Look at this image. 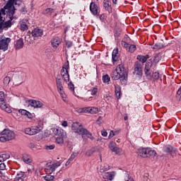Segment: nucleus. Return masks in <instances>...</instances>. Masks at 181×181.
<instances>
[{"mask_svg": "<svg viewBox=\"0 0 181 181\" xmlns=\"http://www.w3.org/2000/svg\"><path fill=\"white\" fill-rule=\"evenodd\" d=\"M56 86L58 91L62 92V90H63V83L62 82V78H56Z\"/></svg>", "mask_w": 181, "mask_h": 181, "instance_id": "412c9836", "label": "nucleus"}, {"mask_svg": "<svg viewBox=\"0 0 181 181\" xmlns=\"http://www.w3.org/2000/svg\"><path fill=\"white\" fill-rule=\"evenodd\" d=\"M118 60V48H115L112 53V61L114 62Z\"/></svg>", "mask_w": 181, "mask_h": 181, "instance_id": "5701e85b", "label": "nucleus"}, {"mask_svg": "<svg viewBox=\"0 0 181 181\" xmlns=\"http://www.w3.org/2000/svg\"><path fill=\"white\" fill-rule=\"evenodd\" d=\"M90 95H97V93H98V88H93L90 90Z\"/></svg>", "mask_w": 181, "mask_h": 181, "instance_id": "09e8293b", "label": "nucleus"}, {"mask_svg": "<svg viewBox=\"0 0 181 181\" xmlns=\"http://www.w3.org/2000/svg\"><path fill=\"white\" fill-rule=\"evenodd\" d=\"M115 93L117 98L119 99V97H121V86L119 85L115 86Z\"/></svg>", "mask_w": 181, "mask_h": 181, "instance_id": "bb28decb", "label": "nucleus"}, {"mask_svg": "<svg viewBox=\"0 0 181 181\" xmlns=\"http://www.w3.org/2000/svg\"><path fill=\"white\" fill-rule=\"evenodd\" d=\"M52 132L54 134H55L57 136H62L66 137V133L63 130V129L60 127L54 128L52 129Z\"/></svg>", "mask_w": 181, "mask_h": 181, "instance_id": "9b49d317", "label": "nucleus"}, {"mask_svg": "<svg viewBox=\"0 0 181 181\" xmlns=\"http://www.w3.org/2000/svg\"><path fill=\"white\" fill-rule=\"evenodd\" d=\"M129 53H134L136 50V45H129L127 49Z\"/></svg>", "mask_w": 181, "mask_h": 181, "instance_id": "e433bc0d", "label": "nucleus"}, {"mask_svg": "<svg viewBox=\"0 0 181 181\" xmlns=\"http://www.w3.org/2000/svg\"><path fill=\"white\" fill-rule=\"evenodd\" d=\"M100 21L102 22L105 23V14H101L99 17Z\"/></svg>", "mask_w": 181, "mask_h": 181, "instance_id": "bf43d9fd", "label": "nucleus"}, {"mask_svg": "<svg viewBox=\"0 0 181 181\" xmlns=\"http://www.w3.org/2000/svg\"><path fill=\"white\" fill-rule=\"evenodd\" d=\"M0 142H6L7 141H12L15 138V133L9 129H4L1 132Z\"/></svg>", "mask_w": 181, "mask_h": 181, "instance_id": "20e7f679", "label": "nucleus"}, {"mask_svg": "<svg viewBox=\"0 0 181 181\" xmlns=\"http://www.w3.org/2000/svg\"><path fill=\"white\" fill-rule=\"evenodd\" d=\"M136 153L140 158H149V159H153L157 155L156 151L151 147H139L136 149Z\"/></svg>", "mask_w": 181, "mask_h": 181, "instance_id": "7ed1b4c3", "label": "nucleus"}, {"mask_svg": "<svg viewBox=\"0 0 181 181\" xmlns=\"http://www.w3.org/2000/svg\"><path fill=\"white\" fill-rule=\"evenodd\" d=\"M9 43H11L10 37H5L2 35H0V50L3 52H6L9 48Z\"/></svg>", "mask_w": 181, "mask_h": 181, "instance_id": "0eeeda50", "label": "nucleus"}, {"mask_svg": "<svg viewBox=\"0 0 181 181\" xmlns=\"http://www.w3.org/2000/svg\"><path fill=\"white\" fill-rule=\"evenodd\" d=\"M111 77L112 80H119L122 86L127 84L128 80V71L124 66V64H119L115 70L112 71Z\"/></svg>", "mask_w": 181, "mask_h": 181, "instance_id": "f257e3e1", "label": "nucleus"}, {"mask_svg": "<svg viewBox=\"0 0 181 181\" xmlns=\"http://www.w3.org/2000/svg\"><path fill=\"white\" fill-rule=\"evenodd\" d=\"M64 138L66 137L57 136L55 139L56 143L58 144L59 145H63V144H64Z\"/></svg>", "mask_w": 181, "mask_h": 181, "instance_id": "72a5a7b5", "label": "nucleus"}, {"mask_svg": "<svg viewBox=\"0 0 181 181\" xmlns=\"http://www.w3.org/2000/svg\"><path fill=\"white\" fill-rule=\"evenodd\" d=\"M22 159L25 163L29 164L32 163V159H30V156H29V154H23Z\"/></svg>", "mask_w": 181, "mask_h": 181, "instance_id": "393cba45", "label": "nucleus"}, {"mask_svg": "<svg viewBox=\"0 0 181 181\" xmlns=\"http://www.w3.org/2000/svg\"><path fill=\"white\" fill-rule=\"evenodd\" d=\"M43 103L39 100H35V105L34 108H42Z\"/></svg>", "mask_w": 181, "mask_h": 181, "instance_id": "de8ad7c7", "label": "nucleus"}, {"mask_svg": "<svg viewBox=\"0 0 181 181\" xmlns=\"http://www.w3.org/2000/svg\"><path fill=\"white\" fill-rule=\"evenodd\" d=\"M39 127H28L25 129V134L27 135H36V134H39Z\"/></svg>", "mask_w": 181, "mask_h": 181, "instance_id": "9d476101", "label": "nucleus"}, {"mask_svg": "<svg viewBox=\"0 0 181 181\" xmlns=\"http://www.w3.org/2000/svg\"><path fill=\"white\" fill-rule=\"evenodd\" d=\"M159 78V72H153L152 73V80H153L154 81L158 80Z\"/></svg>", "mask_w": 181, "mask_h": 181, "instance_id": "79ce46f5", "label": "nucleus"}, {"mask_svg": "<svg viewBox=\"0 0 181 181\" xmlns=\"http://www.w3.org/2000/svg\"><path fill=\"white\" fill-rule=\"evenodd\" d=\"M153 63H155V64H158V63H159V62H160V56H159V54H156V55H154L153 57V59H152Z\"/></svg>", "mask_w": 181, "mask_h": 181, "instance_id": "4c0bfd02", "label": "nucleus"}, {"mask_svg": "<svg viewBox=\"0 0 181 181\" xmlns=\"http://www.w3.org/2000/svg\"><path fill=\"white\" fill-rule=\"evenodd\" d=\"M86 112H90V114H97L98 112V107H86Z\"/></svg>", "mask_w": 181, "mask_h": 181, "instance_id": "c85d7f7f", "label": "nucleus"}, {"mask_svg": "<svg viewBox=\"0 0 181 181\" xmlns=\"http://www.w3.org/2000/svg\"><path fill=\"white\" fill-rule=\"evenodd\" d=\"M54 166L55 167V169L57 168H59V166H60V165H62V163L60 162H57V163H53Z\"/></svg>", "mask_w": 181, "mask_h": 181, "instance_id": "774afa93", "label": "nucleus"}, {"mask_svg": "<svg viewBox=\"0 0 181 181\" xmlns=\"http://www.w3.org/2000/svg\"><path fill=\"white\" fill-rule=\"evenodd\" d=\"M153 65V60L152 59H148L145 64L144 71H149Z\"/></svg>", "mask_w": 181, "mask_h": 181, "instance_id": "4be33fe9", "label": "nucleus"}, {"mask_svg": "<svg viewBox=\"0 0 181 181\" xmlns=\"http://www.w3.org/2000/svg\"><path fill=\"white\" fill-rule=\"evenodd\" d=\"M5 93L0 91V107L5 108Z\"/></svg>", "mask_w": 181, "mask_h": 181, "instance_id": "aec40b11", "label": "nucleus"}, {"mask_svg": "<svg viewBox=\"0 0 181 181\" xmlns=\"http://www.w3.org/2000/svg\"><path fill=\"white\" fill-rule=\"evenodd\" d=\"M23 38H20L14 42V47L16 50H19L23 47Z\"/></svg>", "mask_w": 181, "mask_h": 181, "instance_id": "4468645a", "label": "nucleus"}, {"mask_svg": "<svg viewBox=\"0 0 181 181\" xmlns=\"http://www.w3.org/2000/svg\"><path fill=\"white\" fill-rule=\"evenodd\" d=\"M60 43H62V40L59 37L53 38L51 41V45L54 49H57Z\"/></svg>", "mask_w": 181, "mask_h": 181, "instance_id": "dca6fc26", "label": "nucleus"}, {"mask_svg": "<svg viewBox=\"0 0 181 181\" xmlns=\"http://www.w3.org/2000/svg\"><path fill=\"white\" fill-rule=\"evenodd\" d=\"M134 71H133V74H134V76H138L139 77V78H141V77H142V64H141V62L136 61L134 65Z\"/></svg>", "mask_w": 181, "mask_h": 181, "instance_id": "1a4fd4ad", "label": "nucleus"}, {"mask_svg": "<svg viewBox=\"0 0 181 181\" xmlns=\"http://www.w3.org/2000/svg\"><path fill=\"white\" fill-rule=\"evenodd\" d=\"M95 152V148H92L86 152V156H91V155H93V153H94Z\"/></svg>", "mask_w": 181, "mask_h": 181, "instance_id": "37998d69", "label": "nucleus"}, {"mask_svg": "<svg viewBox=\"0 0 181 181\" xmlns=\"http://www.w3.org/2000/svg\"><path fill=\"white\" fill-rule=\"evenodd\" d=\"M115 176V172L112 171V172H107L105 173V177L108 180H112L114 179V177Z\"/></svg>", "mask_w": 181, "mask_h": 181, "instance_id": "cd10ccee", "label": "nucleus"}, {"mask_svg": "<svg viewBox=\"0 0 181 181\" xmlns=\"http://www.w3.org/2000/svg\"><path fill=\"white\" fill-rule=\"evenodd\" d=\"M28 27L26 24H21V30H23V32H25V30H28Z\"/></svg>", "mask_w": 181, "mask_h": 181, "instance_id": "5fc2aeb1", "label": "nucleus"}, {"mask_svg": "<svg viewBox=\"0 0 181 181\" xmlns=\"http://www.w3.org/2000/svg\"><path fill=\"white\" fill-rule=\"evenodd\" d=\"M84 135H86V136H87V138H88L91 141H94V139H95V138H94V136H93V134H91V132H90L87 129L83 132V136H84Z\"/></svg>", "mask_w": 181, "mask_h": 181, "instance_id": "2f4dec72", "label": "nucleus"}, {"mask_svg": "<svg viewBox=\"0 0 181 181\" xmlns=\"http://www.w3.org/2000/svg\"><path fill=\"white\" fill-rule=\"evenodd\" d=\"M115 136V134H114V131L111 130L110 133V134L108 136V138H109V139H111V138H112Z\"/></svg>", "mask_w": 181, "mask_h": 181, "instance_id": "69168bd1", "label": "nucleus"}, {"mask_svg": "<svg viewBox=\"0 0 181 181\" xmlns=\"http://www.w3.org/2000/svg\"><path fill=\"white\" fill-rule=\"evenodd\" d=\"M33 37H42L43 36V30L36 28L32 31Z\"/></svg>", "mask_w": 181, "mask_h": 181, "instance_id": "ddd939ff", "label": "nucleus"}, {"mask_svg": "<svg viewBox=\"0 0 181 181\" xmlns=\"http://www.w3.org/2000/svg\"><path fill=\"white\" fill-rule=\"evenodd\" d=\"M62 127H64V128H66V127L69 125V123L67 122V121H64V122L62 123Z\"/></svg>", "mask_w": 181, "mask_h": 181, "instance_id": "338daca9", "label": "nucleus"}, {"mask_svg": "<svg viewBox=\"0 0 181 181\" xmlns=\"http://www.w3.org/2000/svg\"><path fill=\"white\" fill-rule=\"evenodd\" d=\"M6 168V165H5V163H0V170H5Z\"/></svg>", "mask_w": 181, "mask_h": 181, "instance_id": "0e129e2a", "label": "nucleus"}, {"mask_svg": "<svg viewBox=\"0 0 181 181\" xmlns=\"http://www.w3.org/2000/svg\"><path fill=\"white\" fill-rule=\"evenodd\" d=\"M77 155H78V153H73L70 158L68 159V160L66 162L65 165L66 166H69L70 165V163H71V162H73V160H74V159H76Z\"/></svg>", "mask_w": 181, "mask_h": 181, "instance_id": "b1692460", "label": "nucleus"}, {"mask_svg": "<svg viewBox=\"0 0 181 181\" xmlns=\"http://www.w3.org/2000/svg\"><path fill=\"white\" fill-rule=\"evenodd\" d=\"M54 11V9H53L52 8H48L42 11V14L45 15L46 16H50V15H52V13H53Z\"/></svg>", "mask_w": 181, "mask_h": 181, "instance_id": "c756f323", "label": "nucleus"}, {"mask_svg": "<svg viewBox=\"0 0 181 181\" xmlns=\"http://www.w3.org/2000/svg\"><path fill=\"white\" fill-rule=\"evenodd\" d=\"M21 12H22L24 15L25 13H28V8H26V7H22L21 9Z\"/></svg>", "mask_w": 181, "mask_h": 181, "instance_id": "e2e57ef3", "label": "nucleus"}, {"mask_svg": "<svg viewBox=\"0 0 181 181\" xmlns=\"http://www.w3.org/2000/svg\"><path fill=\"white\" fill-rule=\"evenodd\" d=\"M71 129L72 131H74L75 134H78V135H81V136H83V134H84L83 132L87 129H84L83 127V125L80 122H76L71 124Z\"/></svg>", "mask_w": 181, "mask_h": 181, "instance_id": "423d86ee", "label": "nucleus"}, {"mask_svg": "<svg viewBox=\"0 0 181 181\" xmlns=\"http://www.w3.org/2000/svg\"><path fill=\"white\" fill-rule=\"evenodd\" d=\"M103 83H110V76H108V74H105L103 76V78H102Z\"/></svg>", "mask_w": 181, "mask_h": 181, "instance_id": "c03bdc74", "label": "nucleus"}, {"mask_svg": "<svg viewBox=\"0 0 181 181\" xmlns=\"http://www.w3.org/2000/svg\"><path fill=\"white\" fill-rule=\"evenodd\" d=\"M15 5L18 4V0H8L4 8L0 9V16H8L11 19H16V17L13 16L16 13V8Z\"/></svg>", "mask_w": 181, "mask_h": 181, "instance_id": "f03ea898", "label": "nucleus"}, {"mask_svg": "<svg viewBox=\"0 0 181 181\" xmlns=\"http://www.w3.org/2000/svg\"><path fill=\"white\" fill-rule=\"evenodd\" d=\"M89 8L91 13L95 16V15H97L98 13V6H97V4H95L94 1H91Z\"/></svg>", "mask_w": 181, "mask_h": 181, "instance_id": "2eb2a0df", "label": "nucleus"}, {"mask_svg": "<svg viewBox=\"0 0 181 181\" xmlns=\"http://www.w3.org/2000/svg\"><path fill=\"white\" fill-rule=\"evenodd\" d=\"M144 74H145L147 80L152 81V72H151V70L144 71Z\"/></svg>", "mask_w": 181, "mask_h": 181, "instance_id": "f704fd0d", "label": "nucleus"}, {"mask_svg": "<svg viewBox=\"0 0 181 181\" xmlns=\"http://www.w3.org/2000/svg\"><path fill=\"white\" fill-rule=\"evenodd\" d=\"M1 110H4L6 112H8V114H11V112H12V110L6 106V103H5V107L1 108Z\"/></svg>", "mask_w": 181, "mask_h": 181, "instance_id": "6e6d98bb", "label": "nucleus"}, {"mask_svg": "<svg viewBox=\"0 0 181 181\" xmlns=\"http://www.w3.org/2000/svg\"><path fill=\"white\" fill-rule=\"evenodd\" d=\"M9 83H11V77L6 76L4 78V84H5L6 86H8V84H9Z\"/></svg>", "mask_w": 181, "mask_h": 181, "instance_id": "8fccbe9b", "label": "nucleus"}, {"mask_svg": "<svg viewBox=\"0 0 181 181\" xmlns=\"http://www.w3.org/2000/svg\"><path fill=\"white\" fill-rule=\"evenodd\" d=\"M18 112L21 114V115H24V117H27V118H30V119L33 118V115H32V113H30L29 111L25 109L18 110Z\"/></svg>", "mask_w": 181, "mask_h": 181, "instance_id": "f3484780", "label": "nucleus"}, {"mask_svg": "<svg viewBox=\"0 0 181 181\" xmlns=\"http://www.w3.org/2000/svg\"><path fill=\"white\" fill-rule=\"evenodd\" d=\"M163 47V44L157 42L156 44L152 45L151 49H153L154 50H159L160 49H162Z\"/></svg>", "mask_w": 181, "mask_h": 181, "instance_id": "7c9ffc66", "label": "nucleus"}, {"mask_svg": "<svg viewBox=\"0 0 181 181\" xmlns=\"http://www.w3.org/2000/svg\"><path fill=\"white\" fill-rule=\"evenodd\" d=\"M65 46L67 49H70V47H73V42L70 40H65L64 41Z\"/></svg>", "mask_w": 181, "mask_h": 181, "instance_id": "a19ab883", "label": "nucleus"}, {"mask_svg": "<svg viewBox=\"0 0 181 181\" xmlns=\"http://www.w3.org/2000/svg\"><path fill=\"white\" fill-rule=\"evenodd\" d=\"M177 98L181 101V86L179 88L178 90L177 91Z\"/></svg>", "mask_w": 181, "mask_h": 181, "instance_id": "4d7b16f0", "label": "nucleus"}, {"mask_svg": "<svg viewBox=\"0 0 181 181\" xmlns=\"http://www.w3.org/2000/svg\"><path fill=\"white\" fill-rule=\"evenodd\" d=\"M29 147H30L31 149H33V151H37V149H40V148H37V146H36V145L35 144V143H30Z\"/></svg>", "mask_w": 181, "mask_h": 181, "instance_id": "603ef678", "label": "nucleus"}, {"mask_svg": "<svg viewBox=\"0 0 181 181\" xmlns=\"http://www.w3.org/2000/svg\"><path fill=\"white\" fill-rule=\"evenodd\" d=\"M44 179L46 181H53V180H54V176L50 175H47L44 177Z\"/></svg>", "mask_w": 181, "mask_h": 181, "instance_id": "ea45409f", "label": "nucleus"}, {"mask_svg": "<svg viewBox=\"0 0 181 181\" xmlns=\"http://www.w3.org/2000/svg\"><path fill=\"white\" fill-rule=\"evenodd\" d=\"M47 170H49V172H52L53 173V172H55L56 168L54 167V164H52V165L47 166Z\"/></svg>", "mask_w": 181, "mask_h": 181, "instance_id": "a18cd8bd", "label": "nucleus"}, {"mask_svg": "<svg viewBox=\"0 0 181 181\" xmlns=\"http://www.w3.org/2000/svg\"><path fill=\"white\" fill-rule=\"evenodd\" d=\"M101 121H103V117L100 116L96 120V123L98 124V125H101V124L103 123Z\"/></svg>", "mask_w": 181, "mask_h": 181, "instance_id": "680f3d73", "label": "nucleus"}, {"mask_svg": "<svg viewBox=\"0 0 181 181\" xmlns=\"http://www.w3.org/2000/svg\"><path fill=\"white\" fill-rule=\"evenodd\" d=\"M22 173H24V174H23L22 179H23V180H24V179H28V176H29L28 173L23 172V171H22Z\"/></svg>", "mask_w": 181, "mask_h": 181, "instance_id": "052dcab7", "label": "nucleus"}, {"mask_svg": "<svg viewBox=\"0 0 181 181\" xmlns=\"http://www.w3.org/2000/svg\"><path fill=\"white\" fill-rule=\"evenodd\" d=\"M108 170H110V165L104 164V166H100L99 172H100V173H104V172H107Z\"/></svg>", "mask_w": 181, "mask_h": 181, "instance_id": "473e14b6", "label": "nucleus"}, {"mask_svg": "<svg viewBox=\"0 0 181 181\" xmlns=\"http://www.w3.org/2000/svg\"><path fill=\"white\" fill-rule=\"evenodd\" d=\"M109 148L110 149V151H112V152H115V153H116L117 155H119L121 153V149L117 147V144L113 141H111L110 143Z\"/></svg>", "mask_w": 181, "mask_h": 181, "instance_id": "f8f14e48", "label": "nucleus"}, {"mask_svg": "<svg viewBox=\"0 0 181 181\" xmlns=\"http://www.w3.org/2000/svg\"><path fill=\"white\" fill-rule=\"evenodd\" d=\"M58 93L60 94L63 101H64V103H66L67 101V96L66 95V93H64V91L62 90L60 91H58Z\"/></svg>", "mask_w": 181, "mask_h": 181, "instance_id": "58836bf2", "label": "nucleus"}, {"mask_svg": "<svg viewBox=\"0 0 181 181\" xmlns=\"http://www.w3.org/2000/svg\"><path fill=\"white\" fill-rule=\"evenodd\" d=\"M163 151L166 153H175L176 152V148L170 145H167L163 147Z\"/></svg>", "mask_w": 181, "mask_h": 181, "instance_id": "a211bd4d", "label": "nucleus"}, {"mask_svg": "<svg viewBox=\"0 0 181 181\" xmlns=\"http://www.w3.org/2000/svg\"><path fill=\"white\" fill-rule=\"evenodd\" d=\"M68 87L69 88V90H71V91H74V84H73V82H69L68 83Z\"/></svg>", "mask_w": 181, "mask_h": 181, "instance_id": "864d4df0", "label": "nucleus"}, {"mask_svg": "<svg viewBox=\"0 0 181 181\" xmlns=\"http://www.w3.org/2000/svg\"><path fill=\"white\" fill-rule=\"evenodd\" d=\"M12 21L13 19L9 18L8 21H5V17L0 16V30L9 29L12 26Z\"/></svg>", "mask_w": 181, "mask_h": 181, "instance_id": "6e6552de", "label": "nucleus"}, {"mask_svg": "<svg viewBox=\"0 0 181 181\" xmlns=\"http://www.w3.org/2000/svg\"><path fill=\"white\" fill-rule=\"evenodd\" d=\"M70 69V64L69 62V60L65 62V64L62 66V68L61 69V76L62 78H64V81L65 83H69L70 81V75L69 74V70Z\"/></svg>", "mask_w": 181, "mask_h": 181, "instance_id": "39448f33", "label": "nucleus"}, {"mask_svg": "<svg viewBox=\"0 0 181 181\" xmlns=\"http://www.w3.org/2000/svg\"><path fill=\"white\" fill-rule=\"evenodd\" d=\"M137 60H139V62H141V63H146L148 59H149V57L147 55L144 56V55H137L136 57Z\"/></svg>", "mask_w": 181, "mask_h": 181, "instance_id": "a878e982", "label": "nucleus"}, {"mask_svg": "<svg viewBox=\"0 0 181 181\" xmlns=\"http://www.w3.org/2000/svg\"><path fill=\"white\" fill-rule=\"evenodd\" d=\"M27 103H28V105H30V107H33V108H35L36 100H35L33 99H30V100H27Z\"/></svg>", "mask_w": 181, "mask_h": 181, "instance_id": "49530a36", "label": "nucleus"}, {"mask_svg": "<svg viewBox=\"0 0 181 181\" xmlns=\"http://www.w3.org/2000/svg\"><path fill=\"white\" fill-rule=\"evenodd\" d=\"M10 158L11 155L9 153L4 151L0 154V162H5V160H7V159H9Z\"/></svg>", "mask_w": 181, "mask_h": 181, "instance_id": "6ab92c4d", "label": "nucleus"}, {"mask_svg": "<svg viewBox=\"0 0 181 181\" xmlns=\"http://www.w3.org/2000/svg\"><path fill=\"white\" fill-rule=\"evenodd\" d=\"M122 45L123 47H125V49H127V50H128V47H129V44H128L125 41H122Z\"/></svg>", "mask_w": 181, "mask_h": 181, "instance_id": "13d9d810", "label": "nucleus"}, {"mask_svg": "<svg viewBox=\"0 0 181 181\" xmlns=\"http://www.w3.org/2000/svg\"><path fill=\"white\" fill-rule=\"evenodd\" d=\"M56 148V146L54 144L49 145V146H45V148L46 151H53Z\"/></svg>", "mask_w": 181, "mask_h": 181, "instance_id": "3c124183", "label": "nucleus"}, {"mask_svg": "<svg viewBox=\"0 0 181 181\" xmlns=\"http://www.w3.org/2000/svg\"><path fill=\"white\" fill-rule=\"evenodd\" d=\"M103 6L105 11H107L109 13H112V7L111 6V4H103Z\"/></svg>", "mask_w": 181, "mask_h": 181, "instance_id": "c9c22d12", "label": "nucleus"}]
</instances>
